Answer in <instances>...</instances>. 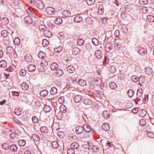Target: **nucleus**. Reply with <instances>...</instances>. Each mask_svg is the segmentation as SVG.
Segmentation results:
<instances>
[{
    "instance_id": "obj_63",
    "label": "nucleus",
    "mask_w": 154,
    "mask_h": 154,
    "mask_svg": "<svg viewBox=\"0 0 154 154\" xmlns=\"http://www.w3.org/2000/svg\"><path fill=\"white\" fill-rule=\"evenodd\" d=\"M41 64L42 67H45L48 64V62L45 60H43L42 61Z\"/></svg>"
},
{
    "instance_id": "obj_17",
    "label": "nucleus",
    "mask_w": 154,
    "mask_h": 154,
    "mask_svg": "<svg viewBox=\"0 0 154 154\" xmlns=\"http://www.w3.org/2000/svg\"><path fill=\"white\" fill-rule=\"evenodd\" d=\"M118 15H120L121 18L122 19H124L127 17V14L124 11H122L120 9V11L118 13Z\"/></svg>"
},
{
    "instance_id": "obj_44",
    "label": "nucleus",
    "mask_w": 154,
    "mask_h": 154,
    "mask_svg": "<svg viewBox=\"0 0 154 154\" xmlns=\"http://www.w3.org/2000/svg\"><path fill=\"white\" fill-rule=\"evenodd\" d=\"M43 109L46 113L50 112L51 110V107L49 106H46L44 107H43Z\"/></svg>"
},
{
    "instance_id": "obj_41",
    "label": "nucleus",
    "mask_w": 154,
    "mask_h": 154,
    "mask_svg": "<svg viewBox=\"0 0 154 154\" xmlns=\"http://www.w3.org/2000/svg\"><path fill=\"white\" fill-rule=\"evenodd\" d=\"M127 94L130 97H132L134 94V91L132 89H130L128 91Z\"/></svg>"
},
{
    "instance_id": "obj_59",
    "label": "nucleus",
    "mask_w": 154,
    "mask_h": 154,
    "mask_svg": "<svg viewBox=\"0 0 154 154\" xmlns=\"http://www.w3.org/2000/svg\"><path fill=\"white\" fill-rule=\"evenodd\" d=\"M20 40L19 38L18 37H16L14 40V44L17 45H18L20 44Z\"/></svg>"
},
{
    "instance_id": "obj_58",
    "label": "nucleus",
    "mask_w": 154,
    "mask_h": 154,
    "mask_svg": "<svg viewBox=\"0 0 154 154\" xmlns=\"http://www.w3.org/2000/svg\"><path fill=\"white\" fill-rule=\"evenodd\" d=\"M63 49V47L62 46H60L58 47H56L54 48V50L55 52L59 53L61 52Z\"/></svg>"
},
{
    "instance_id": "obj_62",
    "label": "nucleus",
    "mask_w": 154,
    "mask_h": 154,
    "mask_svg": "<svg viewBox=\"0 0 154 154\" xmlns=\"http://www.w3.org/2000/svg\"><path fill=\"white\" fill-rule=\"evenodd\" d=\"M37 7L38 8L41 10L44 9L45 8L44 5L43 3H42V2H41L40 4L39 3H37Z\"/></svg>"
},
{
    "instance_id": "obj_28",
    "label": "nucleus",
    "mask_w": 154,
    "mask_h": 154,
    "mask_svg": "<svg viewBox=\"0 0 154 154\" xmlns=\"http://www.w3.org/2000/svg\"><path fill=\"white\" fill-rule=\"evenodd\" d=\"M145 72L147 74L150 75L152 74L153 71L151 68L148 67L145 69Z\"/></svg>"
},
{
    "instance_id": "obj_15",
    "label": "nucleus",
    "mask_w": 154,
    "mask_h": 154,
    "mask_svg": "<svg viewBox=\"0 0 154 154\" xmlns=\"http://www.w3.org/2000/svg\"><path fill=\"white\" fill-rule=\"evenodd\" d=\"M43 33L44 36L48 38H51L52 35V34L51 32L47 30H44Z\"/></svg>"
},
{
    "instance_id": "obj_22",
    "label": "nucleus",
    "mask_w": 154,
    "mask_h": 154,
    "mask_svg": "<svg viewBox=\"0 0 154 154\" xmlns=\"http://www.w3.org/2000/svg\"><path fill=\"white\" fill-rule=\"evenodd\" d=\"M40 130L41 132L44 133H47L49 131L48 128L46 126H42Z\"/></svg>"
},
{
    "instance_id": "obj_30",
    "label": "nucleus",
    "mask_w": 154,
    "mask_h": 154,
    "mask_svg": "<svg viewBox=\"0 0 154 154\" xmlns=\"http://www.w3.org/2000/svg\"><path fill=\"white\" fill-rule=\"evenodd\" d=\"M25 60L27 62H31L32 60V57L31 55H26L25 56Z\"/></svg>"
},
{
    "instance_id": "obj_20",
    "label": "nucleus",
    "mask_w": 154,
    "mask_h": 154,
    "mask_svg": "<svg viewBox=\"0 0 154 154\" xmlns=\"http://www.w3.org/2000/svg\"><path fill=\"white\" fill-rule=\"evenodd\" d=\"M25 21L28 23L29 24H31L32 23V18L29 16L26 17L24 19Z\"/></svg>"
},
{
    "instance_id": "obj_8",
    "label": "nucleus",
    "mask_w": 154,
    "mask_h": 154,
    "mask_svg": "<svg viewBox=\"0 0 154 154\" xmlns=\"http://www.w3.org/2000/svg\"><path fill=\"white\" fill-rule=\"evenodd\" d=\"M82 97L81 95H76L74 97V100L76 103H78L81 101Z\"/></svg>"
},
{
    "instance_id": "obj_35",
    "label": "nucleus",
    "mask_w": 154,
    "mask_h": 154,
    "mask_svg": "<svg viewBox=\"0 0 154 154\" xmlns=\"http://www.w3.org/2000/svg\"><path fill=\"white\" fill-rule=\"evenodd\" d=\"M2 23L5 25H7L9 22L8 19L7 17H3L2 19H1Z\"/></svg>"
},
{
    "instance_id": "obj_40",
    "label": "nucleus",
    "mask_w": 154,
    "mask_h": 154,
    "mask_svg": "<svg viewBox=\"0 0 154 154\" xmlns=\"http://www.w3.org/2000/svg\"><path fill=\"white\" fill-rule=\"evenodd\" d=\"M7 62L5 60H2L0 61V67L5 68L7 66Z\"/></svg>"
},
{
    "instance_id": "obj_52",
    "label": "nucleus",
    "mask_w": 154,
    "mask_h": 154,
    "mask_svg": "<svg viewBox=\"0 0 154 154\" xmlns=\"http://www.w3.org/2000/svg\"><path fill=\"white\" fill-rule=\"evenodd\" d=\"M92 43L95 46H97L99 45L98 41L97 39L96 38H92Z\"/></svg>"
},
{
    "instance_id": "obj_27",
    "label": "nucleus",
    "mask_w": 154,
    "mask_h": 154,
    "mask_svg": "<svg viewBox=\"0 0 154 154\" xmlns=\"http://www.w3.org/2000/svg\"><path fill=\"white\" fill-rule=\"evenodd\" d=\"M109 87L112 89H115L117 88L116 84L114 82H111L109 84Z\"/></svg>"
},
{
    "instance_id": "obj_24",
    "label": "nucleus",
    "mask_w": 154,
    "mask_h": 154,
    "mask_svg": "<svg viewBox=\"0 0 154 154\" xmlns=\"http://www.w3.org/2000/svg\"><path fill=\"white\" fill-rule=\"evenodd\" d=\"M57 93V89L55 87H53L52 88L50 91V93L51 94L53 95H54L56 94Z\"/></svg>"
},
{
    "instance_id": "obj_54",
    "label": "nucleus",
    "mask_w": 154,
    "mask_h": 154,
    "mask_svg": "<svg viewBox=\"0 0 154 154\" xmlns=\"http://www.w3.org/2000/svg\"><path fill=\"white\" fill-rule=\"evenodd\" d=\"M147 20L150 22H153L154 21V17L151 15H149L147 17Z\"/></svg>"
},
{
    "instance_id": "obj_50",
    "label": "nucleus",
    "mask_w": 154,
    "mask_h": 154,
    "mask_svg": "<svg viewBox=\"0 0 154 154\" xmlns=\"http://www.w3.org/2000/svg\"><path fill=\"white\" fill-rule=\"evenodd\" d=\"M49 45V42L46 39H44L43 40L42 45L44 47H46L48 46Z\"/></svg>"
},
{
    "instance_id": "obj_60",
    "label": "nucleus",
    "mask_w": 154,
    "mask_h": 154,
    "mask_svg": "<svg viewBox=\"0 0 154 154\" xmlns=\"http://www.w3.org/2000/svg\"><path fill=\"white\" fill-rule=\"evenodd\" d=\"M26 73V71L24 69H22L20 71L19 74L21 76H23L25 75Z\"/></svg>"
},
{
    "instance_id": "obj_6",
    "label": "nucleus",
    "mask_w": 154,
    "mask_h": 154,
    "mask_svg": "<svg viewBox=\"0 0 154 154\" xmlns=\"http://www.w3.org/2000/svg\"><path fill=\"white\" fill-rule=\"evenodd\" d=\"M94 55L98 59H101L103 57L102 53L100 50H97L95 52Z\"/></svg>"
},
{
    "instance_id": "obj_14",
    "label": "nucleus",
    "mask_w": 154,
    "mask_h": 154,
    "mask_svg": "<svg viewBox=\"0 0 154 154\" xmlns=\"http://www.w3.org/2000/svg\"><path fill=\"white\" fill-rule=\"evenodd\" d=\"M75 69L72 66H70L67 68V70L68 72L70 73H72L75 71Z\"/></svg>"
},
{
    "instance_id": "obj_9",
    "label": "nucleus",
    "mask_w": 154,
    "mask_h": 154,
    "mask_svg": "<svg viewBox=\"0 0 154 154\" xmlns=\"http://www.w3.org/2000/svg\"><path fill=\"white\" fill-rule=\"evenodd\" d=\"M80 51V50L78 48L76 47L73 48L72 50V54L75 55L79 54Z\"/></svg>"
},
{
    "instance_id": "obj_19",
    "label": "nucleus",
    "mask_w": 154,
    "mask_h": 154,
    "mask_svg": "<svg viewBox=\"0 0 154 154\" xmlns=\"http://www.w3.org/2000/svg\"><path fill=\"white\" fill-rule=\"evenodd\" d=\"M102 115L103 117L105 119L109 118L110 116V114L109 112L106 110L103 112Z\"/></svg>"
},
{
    "instance_id": "obj_13",
    "label": "nucleus",
    "mask_w": 154,
    "mask_h": 154,
    "mask_svg": "<svg viewBox=\"0 0 154 154\" xmlns=\"http://www.w3.org/2000/svg\"><path fill=\"white\" fill-rule=\"evenodd\" d=\"M50 67L51 70L54 71L57 70L58 69V65L56 63H51Z\"/></svg>"
},
{
    "instance_id": "obj_32",
    "label": "nucleus",
    "mask_w": 154,
    "mask_h": 154,
    "mask_svg": "<svg viewBox=\"0 0 154 154\" xmlns=\"http://www.w3.org/2000/svg\"><path fill=\"white\" fill-rule=\"evenodd\" d=\"M48 94V92L46 90H44L41 91L40 93V95L41 97H45Z\"/></svg>"
},
{
    "instance_id": "obj_16",
    "label": "nucleus",
    "mask_w": 154,
    "mask_h": 154,
    "mask_svg": "<svg viewBox=\"0 0 154 154\" xmlns=\"http://www.w3.org/2000/svg\"><path fill=\"white\" fill-rule=\"evenodd\" d=\"M28 70L29 72H32L34 71L36 69L35 66L33 64L29 65L28 67Z\"/></svg>"
},
{
    "instance_id": "obj_29",
    "label": "nucleus",
    "mask_w": 154,
    "mask_h": 154,
    "mask_svg": "<svg viewBox=\"0 0 154 154\" xmlns=\"http://www.w3.org/2000/svg\"><path fill=\"white\" fill-rule=\"evenodd\" d=\"M10 144L7 143H4L2 144V146L3 149L5 150H9Z\"/></svg>"
},
{
    "instance_id": "obj_25",
    "label": "nucleus",
    "mask_w": 154,
    "mask_h": 154,
    "mask_svg": "<svg viewBox=\"0 0 154 154\" xmlns=\"http://www.w3.org/2000/svg\"><path fill=\"white\" fill-rule=\"evenodd\" d=\"M79 146V144L76 142H74L72 143L70 145L71 148L73 149H77Z\"/></svg>"
},
{
    "instance_id": "obj_61",
    "label": "nucleus",
    "mask_w": 154,
    "mask_h": 154,
    "mask_svg": "<svg viewBox=\"0 0 154 154\" xmlns=\"http://www.w3.org/2000/svg\"><path fill=\"white\" fill-rule=\"evenodd\" d=\"M58 101L60 104L63 103L64 102V97L63 96L60 97L58 99Z\"/></svg>"
},
{
    "instance_id": "obj_31",
    "label": "nucleus",
    "mask_w": 154,
    "mask_h": 154,
    "mask_svg": "<svg viewBox=\"0 0 154 154\" xmlns=\"http://www.w3.org/2000/svg\"><path fill=\"white\" fill-rule=\"evenodd\" d=\"M83 103L86 105H90L92 103V101L91 100L89 99H85L83 101Z\"/></svg>"
},
{
    "instance_id": "obj_3",
    "label": "nucleus",
    "mask_w": 154,
    "mask_h": 154,
    "mask_svg": "<svg viewBox=\"0 0 154 154\" xmlns=\"http://www.w3.org/2000/svg\"><path fill=\"white\" fill-rule=\"evenodd\" d=\"M35 106L36 107L40 109H42L44 105L43 103L40 100H37L35 103Z\"/></svg>"
},
{
    "instance_id": "obj_64",
    "label": "nucleus",
    "mask_w": 154,
    "mask_h": 154,
    "mask_svg": "<svg viewBox=\"0 0 154 154\" xmlns=\"http://www.w3.org/2000/svg\"><path fill=\"white\" fill-rule=\"evenodd\" d=\"M67 153L68 154H75V152L74 149L71 148L67 150Z\"/></svg>"
},
{
    "instance_id": "obj_26",
    "label": "nucleus",
    "mask_w": 154,
    "mask_h": 154,
    "mask_svg": "<svg viewBox=\"0 0 154 154\" xmlns=\"http://www.w3.org/2000/svg\"><path fill=\"white\" fill-rule=\"evenodd\" d=\"M56 70V75L57 77H59L63 75V72L62 69H59Z\"/></svg>"
},
{
    "instance_id": "obj_43",
    "label": "nucleus",
    "mask_w": 154,
    "mask_h": 154,
    "mask_svg": "<svg viewBox=\"0 0 154 154\" xmlns=\"http://www.w3.org/2000/svg\"><path fill=\"white\" fill-rule=\"evenodd\" d=\"M14 112L17 115H20L22 113L21 109L19 108H16L14 110Z\"/></svg>"
},
{
    "instance_id": "obj_51",
    "label": "nucleus",
    "mask_w": 154,
    "mask_h": 154,
    "mask_svg": "<svg viewBox=\"0 0 154 154\" xmlns=\"http://www.w3.org/2000/svg\"><path fill=\"white\" fill-rule=\"evenodd\" d=\"M131 80L134 82H137L138 81V77L135 75H133L131 77Z\"/></svg>"
},
{
    "instance_id": "obj_57",
    "label": "nucleus",
    "mask_w": 154,
    "mask_h": 154,
    "mask_svg": "<svg viewBox=\"0 0 154 154\" xmlns=\"http://www.w3.org/2000/svg\"><path fill=\"white\" fill-rule=\"evenodd\" d=\"M110 68V71L111 72L114 73L116 71L117 69L114 65H111Z\"/></svg>"
},
{
    "instance_id": "obj_55",
    "label": "nucleus",
    "mask_w": 154,
    "mask_h": 154,
    "mask_svg": "<svg viewBox=\"0 0 154 154\" xmlns=\"http://www.w3.org/2000/svg\"><path fill=\"white\" fill-rule=\"evenodd\" d=\"M84 43V40L82 38L79 39L77 41V44L79 46H81Z\"/></svg>"
},
{
    "instance_id": "obj_38",
    "label": "nucleus",
    "mask_w": 154,
    "mask_h": 154,
    "mask_svg": "<svg viewBox=\"0 0 154 154\" xmlns=\"http://www.w3.org/2000/svg\"><path fill=\"white\" fill-rule=\"evenodd\" d=\"M32 138L34 141H38L40 140V137L36 134H33L32 135Z\"/></svg>"
},
{
    "instance_id": "obj_39",
    "label": "nucleus",
    "mask_w": 154,
    "mask_h": 154,
    "mask_svg": "<svg viewBox=\"0 0 154 154\" xmlns=\"http://www.w3.org/2000/svg\"><path fill=\"white\" fill-rule=\"evenodd\" d=\"M78 83L81 86L83 87L86 85V81L84 80L80 79L78 80Z\"/></svg>"
},
{
    "instance_id": "obj_48",
    "label": "nucleus",
    "mask_w": 154,
    "mask_h": 154,
    "mask_svg": "<svg viewBox=\"0 0 154 154\" xmlns=\"http://www.w3.org/2000/svg\"><path fill=\"white\" fill-rule=\"evenodd\" d=\"M86 22L88 24L91 25L93 23V20L90 17H87L85 19Z\"/></svg>"
},
{
    "instance_id": "obj_34",
    "label": "nucleus",
    "mask_w": 154,
    "mask_h": 154,
    "mask_svg": "<svg viewBox=\"0 0 154 154\" xmlns=\"http://www.w3.org/2000/svg\"><path fill=\"white\" fill-rule=\"evenodd\" d=\"M122 47V43L120 42L116 43L114 46V48L115 50H118L121 48Z\"/></svg>"
},
{
    "instance_id": "obj_1",
    "label": "nucleus",
    "mask_w": 154,
    "mask_h": 154,
    "mask_svg": "<svg viewBox=\"0 0 154 154\" xmlns=\"http://www.w3.org/2000/svg\"><path fill=\"white\" fill-rule=\"evenodd\" d=\"M92 145V143L89 142H85L83 143L82 146V147L86 149L91 150V148Z\"/></svg>"
},
{
    "instance_id": "obj_45",
    "label": "nucleus",
    "mask_w": 154,
    "mask_h": 154,
    "mask_svg": "<svg viewBox=\"0 0 154 154\" xmlns=\"http://www.w3.org/2000/svg\"><path fill=\"white\" fill-rule=\"evenodd\" d=\"M60 109L61 112L64 113L66 112V107L65 105H62L60 106Z\"/></svg>"
},
{
    "instance_id": "obj_53",
    "label": "nucleus",
    "mask_w": 154,
    "mask_h": 154,
    "mask_svg": "<svg viewBox=\"0 0 154 154\" xmlns=\"http://www.w3.org/2000/svg\"><path fill=\"white\" fill-rule=\"evenodd\" d=\"M6 50L8 53L11 54L14 51V49L11 46H8Z\"/></svg>"
},
{
    "instance_id": "obj_47",
    "label": "nucleus",
    "mask_w": 154,
    "mask_h": 154,
    "mask_svg": "<svg viewBox=\"0 0 154 154\" xmlns=\"http://www.w3.org/2000/svg\"><path fill=\"white\" fill-rule=\"evenodd\" d=\"M54 22L56 24H60L62 23L63 20L60 18H57L55 19Z\"/></svg>"
},
{
    "instance_id": "obj_5",
    "label": "nucleus",
    "mask_w": 154,
    "mask_h": 154,
    "mask_svg": "<svg viewBox=\"0 0 154 154\" xmlns=\"http://www.w3.org/2000/svg\"><path fill=\"white\" fill-rule=\"evenodd\" d=\"M113 47L112 44L110 42L107 43L105 47V49L107 52H109Z\"/></svg>"
},
{
    "instance_id": "obj_37",
    "label": "nucleus",
    "mask_w": 154,
    "mask_h": 154,
    "mask_svg": "<svg viewBox=\"0 0 154 154\" xmlns=\"http://www.w3.org/2000/svg\"><path fill=\"white\" fill-rule=\"evenodd\" d=\"M132 5L129 4L125 6V11L127 12H130L132 9Z\"/></svg>"
},
{
    "instance_id": "obj_42",
    "label": "nucleus",
    "mask_w": 154,
    "mask_h": 154,
    "mask_svg": "<svg viewBox=\"0 0 154 154\" xmlns=\"http://www.w3.org/2000/svg\"><path fill=\"white\" fill-rule=\"evenodd\" d=\"M146 114V112L144 109H142L141 111L139 113V116L141 117H144Z\"/></svg>"
},
{
    "instance_id": "obj_4",
    "label": "nucleus",
    "mask_w": 154,
    "mask_h": 154,
    "mask_svg": "<svg viewBox=\"0 0 154 154\" xmlns=\"http://www.w3.org/2000/svg\"><path fill=\"white\" fill-rule=\"evenodd\" d=\"M84 132L83 126H79L76 127L75 129V132L77 134H82Z\"/></svg>"
},
{
    "instance_id": "obj_11",
    "label": "nucleus",
    "mask_w": 154,
    "mask_h": 154,
    "mask_svg": "<svg viewBox=\"0 0 154 154\" xmlns=\"http://www.w3.org/2000/svg\"><path fill=\"white\" fill-rule=\"evenodd\" d=\"M138 53L141 55H144L145 54H146L147 51L145 48L140 47L139 48V49L138 51Z\"/></svg>"
},
{
    "instance_id": "obj_10",
    "label": "nucleus",
    "mask_w": 154,
    "mask_h": 154,
    "mask_svg": "<svg viewBox=\"0 0 154 154\" xmlns=\"http://www.w3.org/2000/svg\"><path fill=\"white\" fill-rule=\"evenodd\" d=\"M84 131L87 132V133H89L91 132V127L88 124H84L83 125Z\"/></svg>"
},
{
    "instance_id": "obj_7",
    "label": "nucleus",
    "mask_w": 154,
    "mask_h": 154,
    "mask_svg": "<svg viewBox=\"0 0 154 154\" xmlns=\"http://www.w3.org/2000/svg\"><path fill=\"white\" fill-rule=\"evenodd\" d=\"M18 149L17 145L14 144H10L9 150L13 152H16Z\"/></svg>"
},
{
    "instance_id": "obj_36",
    "label": "nucleus",
    "mask_w": 154,
    "mask_h": 154,
    "mask_svg": "<svg viewBox=\"0 0 154 154\" xmlns=\"http://www.w3.org/2000/svg\"><path fill=\"white\" fill-rule=\"evenodd\" d=\"M21 87L22 89L24 91L27 90L29 88V86L26 82L22 83L21 85Z\"/></svg>"
},
{
    "instance_id": "obj_56",
    "label": "nucleus",
    "mask_w": 154,
    "mask_h": 154,
    "mask_svg": "<svg viewBox=\"0 0 154 154\" xmlns=\"http://www.w3.org/2000/svg\"><path fill=\"white\" fill-rule=\"evenodd\" d=\"M52 147L54 149H57L58 147V144L55 141H53L51 143Z\"/></svg>"
},
{
    "instance_id": "obj_18",
    "label": "nucleus",
    "mask_w": 154,
    "mask_h": 154,
    "mask_svg": "<svg viewBox=\"0 0 154 154\" xmlns=\"http://www.w3.org/2000/svg\"><path fill=\"white\" fill-rule=\"evenodd\" d=\"M102 128L103 130L107 131L109 129V126L108 124L104 123L102 125Z\"/></svg>"
},
{
    "instance_id": "obj_33",
    "label": "nucleus",
    "mask_w": 154,
    "mask_h": 154,
    "mask_svg": "<svg viewBox=\"0 0 154 154\" xmlns=\"http://www.w3.org/2000/svg\"><path fill=\"white\" fill-rule=\"evenodd\" d=\"M91 150H92L94 152H97L99 151V148L97 146L94 145L92 143Z\"/></svg>"
},
{
    "instance_id": "obj_2",
    "label": "nucleus",
    "mask_w": 154,
    "mask_h": 154,
    "mask_svg": "<svg viewBox=\"0 0 154 154\" xmlns=\"http://www.w3.org/2000/svg\"><path fill=\"white\" fill-rule=\"evenodd\" d=\"M98 10L99 14H102L104 12V9L102 2H99L98 4Z\"/></svg>"
},
{
    "instance_id": "obj_46",
    "label": "nucleus",
    "mask_w": 154,
    "mask_h": 154,
    "mask_svg": "<svg viewBox=\"0 0 154 154\" xmlns=\"http://www.w3.org/2000/svg\"><path fill=\"white\" fill-rule=\"evenodd\" d=\"M38 56L40 59H44L45 57L46 54L45 52L41 51L38 53Z\"/></svg>"
},
{
    "instance_id": "obj_21",
    "label": "nucleus",
    "mask_w": 154,
    "mask_h": 154,
    "mask_svg": "<svg viewBox=\"0 0 154 154\" xmlns=\"http://www.w3.org/2000/svg\"><path fill=\"white\" fill-rule=\"evenodd\" d=\"M62 14L63 16L65 17H69L71 15V12L69 10H65L62 12Z\"/></svg>"
},
{
    "instance_id": "obj_49",
    "label": "nucleus",
    "mask_w": 154,
    "mask_h": 154,
    "mask_svg": "<svg viewBox=\"0 0 154 154\" xmlns=\"http://www.w3.org/2000/svg\"><path fill=\"white\" fill-rule=\"evenodd\" d=\"M19 145L22 146H24L26 144V141L23 140H20L18 141V142Z\"/></svg>"
},
{
    "instance_id": "obj_23",
    "label": "nucleus",
    "mask_w": 154,
    "mask_h": 154,
    "mask_svg": "<svg viewBox=\"0 0 154 154\" xmlns=\"http://www.w3.org/2000/svg\"><path fill=\"white\" fill-rule=\"evenodd\" d=\"M46 10L48 12V13L50 14H53L55 11V9L51 7L47 8Z\"/></svg>"
},
{
    "instance_id": "obj_12",
    "label": "nucleus",
    "mask_w": 154,
    "mask_h": 154,
    "mask_svg": "<svg viewBox=\"0 0 154 154\" xmlns=\"http://www.w3.org/2000/svg\"><path fill=\"white\" fill-rule=\"evenodd\" d=\"M82 17L79 15H77L74 19V21L76 23H80L82 21Z\"/></svg>"
}]
</instances>
